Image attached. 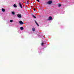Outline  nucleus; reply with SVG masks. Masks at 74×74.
<instances>
[{"instance_id":"obj_1","label":"nucleus","mask_w":74,"mask_h":74,"mask_svg":"<svg viewBox=\"0 0 74 74\" xmlns=\"http://www.w3.org/2000/svg\"><path fill=\"white\" fill-rule=\"evenodd\" d=\"M52 1H49L47 2V4L49 5L52 4Z\"/></svg>"},{"instance_id":"obj_2","label":"nucleus","mask_w":74,"mask_h":74,"mask_svg":"<svg viewBox=\"0 0 74 74\" xmlns=\"http://www.w3.org/2000/svg\"><path fill=\"white\" fill-rule=\"evenodd\" d=\"M17 16L18 18H21L22 17L21 15V14H17Z\"/></svg>"},{"instance_id":"obj_3","label":"nucleus","mask_w":74,"mask_h":74,"mask_svg":"<svg viewBox=\"0 0 74 74\" xmlns=\"http://www.w3.org/2000/svg\"><path fill=\"white\" fill-rule=\"evenodd\" d=\"M19 6L21 8H22V4L21 3L19 2Z\"/></svg>"},{"instance_id":"obj_4","label":"nucleus","mask_w":74,"mask_h":74,"mask_svg":"<svg viewBox=\"0 0 74 74\" xmlns=\"http://www.w3.org/2000/svg\"><path fill=\"white\" fill-rule=\"evenodd\" d=\"M19 23H20L21 25H23V22L21 21H19Z\"/></svg>"},{"instance_id":"obj_5","label":"nucleus","mask_w":74,"mask_h":74,"mask_svg":"<svg viewBox=\"0 0 74 74\" xmlns=\"http://www.w3.org/2000/svg\"><path fill=\"white\" fill-rule=\"evenodd\" d=\"M52 17L50 16L49 17V19H48V20L49 21H50L51 20H52Z\"/></svg>"},{"instance_id":"obj_6","label":"nucleus","mask_w":74,"mask_h":74,"mask_svg":"<svg viewBox=\"0 0 74 74\" xmlns=\"http://www.w3.org/2000/svg\"><path fill=\"white\" fill-rule=\"evenodd\" d=\"M32 30L33 32H34V31L36 30V28H35L34 27L33 28H32Z\"/></svg>"},{"instance_id":"obj_7","label":"nucleus","mask_w":74,"mask_h":74,"mask_svg":"<svg viewBox=\"0 0 74 74\" xmlns=\"http://www.w3.org/2000/svg\"><path fill=\"white\" fill-rule=\"evenodd\" d=\"M20 29L21 30H23L24 29V28L23 27H20Z\"/></svg>"},{"instance_id":"obj_8","label":"nucleus","mask_w":74,"mask_h":74,"mask_svg":"<svg viewBox=\"0 0 74 74\" xmlns=\"http://www.w3.org/2000/svg\"><path fill=\"white\" fill-rule=\"evenodd\" d=\"M35 22L37 26H39V25H38V23H37V22H36V20L35 21Z\"/></svg>"},{"instance_id":"obj_9","label":"nucleus","mask_w":74,"mask_h":74,"mask_svg":"<svg viewBox=\"0 0 74 74\" xmlns=\"http://www.w3.org/2000/svg\"><path fill=\"white\" fill-rule=\"evenodd\" d=\"M2 11L3 12H5V9H4L2 8Z\"/></svg>"},{"instance_id":"obj_10","label":"nucleus","mask_w":74,"mask_h":74,"mask_svg":"<svg viewBox=\"0 0 74 74\" xmlns=\"http://www.w3.org/2000/svg\"><path fill=\"white\" fill-rule=\"evenodd\" d=\"M14 7H15V8L17 7V6H16V4H14L13 5Z\"/></svg>"},{"instance_id":"obj_11","label":"nucleus","mask_w":74,"mask_h":74,"mask_svg":"<svg viewBox=\"0 0 74 74\" xmlns=\"http://www.w3.org/2000/svg\"><path fill=\"white\" fill-rule=\"evenodd\" d=\"M12 14H13V15H15V12H12Z\"/></svg>"},{"instance_id":"obj_12","label":"nucleus","mask_w":74,"mask_h":74,"mask_svg":"<svg viewBox=\"0 0 74 74\" xmlns=\"http://www.w3.org/2000/svg\"><path fill=\"white\" fill-rule=\"evenodd\" d=\"M27 1V2H27V4H29V1Z\"/></svg>"},{"instance_id":"obj_13","label":"nucleus","mask_w":74,"mask_h":74,"mask_svg":"<svg viewBox=\"0 0 74 74\" xmlns=\"http://www.w3.org/2000/svg\"><path fill=\"white\" fill-rule=\"evenodd\" d=\"M32 16H33L34 18H36V17L34 16V15H32Z\"/></svg>"},{"instance_id":"obj_14","label":"nucleus","mask_w":74,"mask_h":74,"mask_svg":"<svg viewBox=\"0 0 74 74\" xmlns=\"http://www.w3.org/2000/svg\"><path fill=\"white\" fill-rule=\"evenodd\" d=\"M10 22H13V21L12 20H10Z\"/></svg>"},{"instance_id":"obj_15","label":"nucleus","mask_w":74,"mask_h":74,"mask_svg":"<svg viewBox=\"0 0 74 74\" xmlns=\"http://www.w3.org/2000/svg\"><path fill=\"white\" fill-rule=\"evenodd\" d=\"M60 6H61V4H59L58 5V7H60Z\"/></svg>"},{"instance_id":"obj_16","label":"nucleus","mask_w":74,"mask_h":74,"mask_svg":"<svg viewBox=\"0 0 74 74\" xmlns=\"http://www.w3.org/2000/svg\"><path fill=\"white\" fill-rule=\"evenodd\" d=\"M44 43H41V45H44Z\"/></svg>"},{"instance_id":"obj_17","label":"nucleus","mask_w":74,"mask_h":74,"mask_svg":"<svg viewBox=\"0 0 74 74\" xmlns=\"http://www.w3.org/2000/svg\"><path fill=\"white\" fill-rule=\"evenodd\" d=\"M36 1H37L38 2H40V1L39 0H36Z\"/></svg>"},{"instance_id":"obj_18","label":"nucleus","mask_w":74,"mask_h":74,"mask_svg":"<svg viewBox=\"0 0 74 74\" xmlns=\"http://www.w3.org/2000/svg\"><path fill=\"white\" fill-rule=\"evenodd\" d=\"M34 11H36V9L34 8Z\"/></svg>"},{"instance_id":"obj_19","label":"nucleus","mask_w":74,"mask_h":74,"mask_svg":"<svg viewBox=\"0 0 74 74\" xmlns=\"http://www.w3.org/2000/svg\"><path fill=\"white\" fill-rule=\"evenodd\" d=\"M23 2V3H24V2Z\"/></svg>"}]
</instances>
